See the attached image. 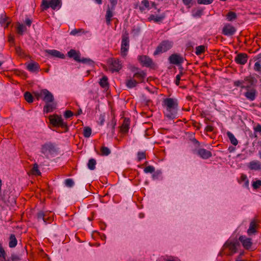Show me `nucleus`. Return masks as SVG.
Returning a JSON list of instances; mask_svg holds the SVG:
<instances>
[{
	"instance_id": "33",
	"label": "nucleus",
	"mask_w": 261,
	"mask_h": 261,
	"mask_svg": "<svg viewBox=\"0 0 261 261\" xmlns=\"http://www.w3.org/2000/svg\"><path fill=\"white\" fill-rule=\"evenodd\" d=\"M100 86L103 88H107L108 87V78L106 76H103L100 79L99 82Z\"/></svg>"
},
{
	"instance_id": "46",
	"label": "nucleus",
	"mask_w": 261,
	"mask_h": 261,
	"mask_svg": "<svg viewBox=\"0 0 261 261\" xmlns=\"http://www.w3.org/2000/svg\"><path fill=\"white\" fill-rule=\"evenodd\" d=\"M155 171V168L152 166H148L146 167H145L144 169V172L145 173H153Z\"/></svg>"
},
{
	"instance_id": "2",
	"label": "nucleus",
	"mask_w": 261,
	"mask_h": 261,
	"mask_svg": "<svg viewBox=\"0 0 261 261\" xmlns=\"http://www.w3.org/2000/svg\"><path fill=\"white\" fill-rule=\"evenodd\" d=\"M40 96H42L43 100L46 102L44 107L43 111L47 113L52 112L56 108V103L54 102V96L47 89L42 90L40 92Z\"/></svg>"
},
{
	"instance_id": "50",
	"label": "nucleus",
	"mask_w": 261,
	"mask_h": 261,
	"mask_svg": "<svg viewBox=\"0 0 261 261\" xmlns=\"http://www.w3.org/2000/svg\"><path fill=\"white\" fill-rule=\"evenodd\" d=\"M74 181L73 180L71 179V178H68V179H66L65 180V184L66 185V186H67V187H72L74 185Z\"/></svg>"
},
{
	"instance_id": "53",
	"label": "nucleus",
	"mask_w": 261,
	"mask_h": 261,
	"mask_svg": "<svg viewBox=\"0 0 261 261\" xmlns=\"http://www.w3.org/2000/svg\"><path fill=\"white\" fill-rule=\"evenodd\" d=\"M213 0H197L199 4L209 5L213 3Z\"/></svg>"
},
{
	"instance_id": "49",
	"label": "nucleus",
	"mask_w": 261,
	"mask_h": 261,
	"mask_svg": "<svg viewBox=\"0 0 261 261\" xmlns=\"http://www.w3.org/2000/svg\"><path fill=\"white\" fill-rule=\"evenodd\" d=\"M81 33H84V31L83 29H74L70 32V34L73 36H75L79 35V34Z\"/></svg>"
},
{
	"instance_id": "27",
	"label": "nucleus",
	"mask_w": 261,
	"mask_h": 261,
	"mask_svg": "<svg viewBox=\"0 0 261 261\" xmlns=\"http://www.w3.org/2000/svg\"><path fill=\"white\" fill-rule=\"evenodd\" d=\"M129 126V121L128 119L125 118L123 123L121 126V131L123 133H126L128 132Z\"/></svg>"
},
{
	"instance_id": "25",
	"label": "nucleus",
	"mask_w": 261,
	"mask_h": 261,
	"mask_svg": "<svg viewBox=\"0 0 261 261\" xmlns=\"http://www.w3.org/2000/svg\"><path fill=\"white\" fill-rule=\"evenodd\" d=\"M146 73L142 70H139L134 75V77L138 79L140 82H143L146 77Z\"/></svg>"
},
{
	"instance_id": "4",
	"label": "nucleus",
	"mask_w": 261,
	"mask_h": 261,
	"mask_svg": "<svg viewBox=\"0 0 261 261\" xmlns=\"http://www.w3.org/2000/svg\"><path fill=\"white\" fill-rule=\"evenodd\" d=\"M129 48V39L128 34L125 32L122 36L120 54L121 56L125 57Z\"/></svg>"
},
{
	"instance_id": "10",
	"label": "nucleus",
	"mask_w": 261,
	"mask_h": 261,
	"mask_svg": "<svg viewBox=\"0 0 261 261\" xmlns=\"http://www.w3.org/2000/svg\"><path fill=\"white\" fill-rule=\"evenodd\" d=\"M2 181L0 179V200L8 205V198H9L10 191L8 189H5L3 191H2Z\"/></svg>"
},
{
	"instance_id": "3",
	"label": "nucleus",
	"mask_w": 261,
	"mask_h": 261,
	"mask_svg": "<svg viewBox=\"0 0 261 261\" xmlns=\"http://www.w3.org/2000/svg\"><path fill=\"white\" fill-rule=\"evenodd\" d=\"M256 80L251 76H246L243 80L236 81L233 83V85L236 87H240L241 89H245L247 90L252 88H254L255 85Z\"/></svg>"
},
{
	"instance_id": "62",
	"label": "nucleus",
	"mask_w": 261,
	"mask_h": 261,
	"mask_svg": "<svg viewBox=\"0 0 261 261\" xmlns=\"http://www.w3.org/2000/svg\"><path fill=\"white\" fill-rule=\"evenodd\" d=\"M116 124V122L115 119L112 120L111 125L112 126V131L114 130Z\"/></svg>"
},
{
	"instance_id": "16",
	"label": "nucleus",
	"mask_w": 261,
	"mask_h": 261,
	"mask_svg": "<svg viewBox=\"0 0 261 261\" xmlns=\"http://www.w3.org/2000/svg\"><path fill=\"white\" fill-rule=\"evenodd\" d=\"M139 60L143 65L146 67H149L152 64V60L146 56L139 57Z\"/></svg>"
},
{
	"instance_id": "51",
	"label": "nucleus",
	"mask_w": 261,
	"mask_h": 261,
	"mask_svg": "<svg viewBox=\"0 0 261 261\" xmlns=\"http://www.w3.org/2000/svg\"><path fill=\"white\" fill-rule=\"evenodd\" d=\"M163 16H154V15H151L150 16V18L151 20H154L155 22H159L161 20H162L164 18Z\"/></svg>"
},
{
	"instance_id": "28",
	"label": "nucleus",
	"mask_w": 261,
	"mask_h": 261,
	"mask_svg": "<svg viewBox=\"0 0 261 261\" xmlns=\"http://www.w3.org/2000/svg\"><path fill=\"white\" fill-rule=\"evenodd\" d=\"M38 64L33 62L29 63L27 66V69L31 72H35L39 70Z\"/></svg>"
},
{
	"instance_id": "45",
	"label": "nucleus",
	"mask_w": 261,
	"mask_h": 261,
	"mask_svg": "<svg viewBox=\"0 0 261 261\" xmlns=\"http://www.w3.org/2000/svg\"><path fill=\"white\" fill-rule=\"evenodd\" d=\"M91 132H92V130L90 127H85L84 129V137L86 138H89L91 136Z\"/></svg>"
},
{
	"instance_id": "11",
	"label": "nucleus",
	"mask_w": 261,
	"mask_h": 261,
	"mask_svg": "<svg viewBox=\"0 0 261 261\" xmlns=\"http://www.w3.org/2000/svg\"><path fill=\"white\" fill-rule=\"evenodd\" d=\"M245 97L250 101H253L255 99L257 95V91L254 87L246 90L244 93Z\"/></svg>"
},
{
	"instance_id": "20",
	"label": "nucleus",
	"mask_w": 261,
	"mask_h": 261,
	"mask_svg": "<svg viewBox=\"0 0 261 261\" xmlns=\"http://www.w3.org/2000/svg\"><path fill=\"white\" fill-rule=\"evenodd\" d=\"M9 19V17H8L5 14H2L0 16V23L1 25L4 27L5 28H8L10 23V21Z\"/></svg>"
},
{
	"instance_id": "21",
	"label": "nucleus",
	"mask_w": 261,
	"mask_h": 261,
	"mask_svg": "<svg viewBox=\"0 0 261 261\" xmlns=\"http://www.w3.org/2000/svg\"><path fill=\"white\" fill-rule=\"evenodd\" d=\"M248 167L251 170H259L261 169V163L257 160L252 161L249 163Z\"/></svg>"
},
{
	"instance_id": "36",
	"label": "nucleus",
	"mask_w": 261,
	"mask_h": 261,
	"mask_svg": "<svg viewBox=\"0 0 261 261\" xmlns=\"http://www.w3.org/2000/svg\"><path fill=\"white\" fill-rule=\"evenodd\" d=\"M226 19L229 21H232L236 19L237 15L236 13L229 11L226 16Z\"/></svg>"
},
{
	"instance_id": "14",
	"label": "nucleus",
	"mask_w": 261,
	"mask_h": 261,
	"mask_svg": "<svg viewBox=\"0 0 261 261\" xmlns=\"http://www.w3.org/2000/svg\"><path fill=\"white\" fill-rule=\"evenodd\" d=\"M248 56L246 54L240 53L234 58L235 62L239 64L244 65L247 61Z\"/></svg>"
},
{
	"instance_id": "35",
	"label": "nucleus",
	"mask_w": 261,
	"mask_h": 261,
	"mask_svg": "<svg viewBox=\"0 0 261 261\" xmlns=\"http://www.w3.org/2000/svg\"><path fill=\"white\" fill-rule=\"evenodd\" d=\"M96 164V161L94 159H90L88 163V167L91 170H93L95 169V165Z\"/></svg>"
},
{
	"instance_id": "6",
	"label": "nucleus",
	"mask_w": 261,
	"mask_h": 261,
	"mask_svg": "<svg viewBox=\"0 0 261 261\" xmlns=\"http://www.w3.org/2000/svg\"><path fill=\"white\" fill-rule=\"evenodd\" d=\"M56 151L55 145L50 143H46L42 146L41 152L43 153L45 158H48L49 155L54 154Z\"/></svg>"
},
{
	"instance_id": "47",
	"label": "nucleus",
	"mask_w": 261,
	"mask_h": 261,
	"mask_svg": "<svg viewBox=\"0 0 261 261\" xmlns=\"http://www.w3.org/2000/svg\"><path fill=\"white\" fill-rule=\"evenodd\" d=\"M179 69H180V73H179V74H177L176 75V76L175 84L177 85H179V81L180 80L181 76L183 74V72H182V69H183V68L181 66V67H179Z\"/></svg>"
},
{
	"instance_id": "17",
	"label": "nucleus",
	"mask_w": 261,
	"mask_h": 261,
	"mask_svg": "<svg viewBox=\"0 0 261 261\" xmlns=\"http://www.w3.org/2000/svg\"><path fill=\"white\" fill-rule=\"evenodd\" d=\"M45 52L53 57L61 59H64L65 58V56L63 54H62L61 52L56 49H47L45 50Z\"/></svg>"
},
{
	"instance_id": "60",
	"label": "nucleus",
	"mask_w": 261,
	"mask_h": 261,
	"mask_svg": "<svg viewBox=\"0 0 261 261\" xmlns=\"http://www.w3.org/2000/svg\"><path fill=\"white\" fill-rule=\"evenodd\" d=\"M32 20L29 19V18H26L25 20V23L28 27H30L31 26V25L32 24Z\"/></svg>"
},
{
	"instance_id": "23",
	"label": "nucleus",
	"mask_w": 261,
	"mask_h": 261,
	"mask_svg": "<svg viewBox=\"0 0 261 261\" xmlns=\"http://www.w3.org/2000/svg\"><path fill=\"white\" fill-rule=\"evenodd\" d=\"M68 56L70 58H72L73 59L78 61H80V54L79 52H77L76 50L74 49H71L68 52Z\"/></svg>"
},
{
	"instance_id": "1",
	"label": "nucleus",
	"mask_w": 261,
	"mask_h": 261,
	"mask_svg": "<svg viewBox=\"0 0 261 261\" xmlns=\"http://www.w3.org/2000/svg\"><path fill=\"white\" fill-rule=\"evenodd\" d=\"M163 106L165 108L164 114L170 119H174L177 114L178 102L176 99L166 98L163 101Z\"/></svg>"
},
{
	"instance_id": "63",
	"label": "nucleus",
	"mask_w": 261,
	"mask_h": 261,
	"mask_svg": "<svg viewBox=\"0 0 261 261\" xmlns=\"http://www.w3.org/2000/svg\"><path fill=\"white\" fill-rule=\"evenodd\" d=\"M205 130L207 132H212L213 130V127L211 125H207L205 127Z\"/></svg>"
},
{
	"instance_id": "48",
	"label": "nucleus",
	"mask_w": 261,
	"mask_h": 261,
	"mask_svg": "<svg viewBox=\"0 0 261 261\" xmlns=\"http://www.w3.org/2000/svg\"><path fill=\"white\" fill-rule=\"evenodd\" d=\"M146 155L144 151H139L137 153V158L138 161H140L143 159H145Z\"/></svg>"
},
{
	"instance_id": "39",
	"label": "nucleus",
	"mask_w": 261,
	"mask_h": 261,
	"mask_svg": "<svg viewBox=\"0 0 261 261\" xmlns=\"http://www.w3.org/2000/svg\"><path fill=\"white\" fill-rule=\"evenodd\" d=\"M255 224L254 222H251L250 224L249 229H248V233L251 234L255 233Z\"/></svg>"
},
{
	"instance_id": "52",
	"label": "nucleus",
	"mask_w": 261,
	"mask_h": 261,
	"mask_svg": "<svg viewBox=\"0 0 261 261\" xmlns=\"http://www.w3.org/2000/svg\"><path fill=\"white\" fill-rule=\"evenodd\" d=\"M162 171L161 170H156L152 175L153 179H158L159 176L162 174Z\"/></svg>"
},
{
	"instance_id": "9",
	"label": "nucleus",
	"mask_w": 261,
	"mask_h": 261,
	"mask_svg": "<svg viewBox=\"0 0 261 261\" xmlns=\"http://www.w3.org/2000/svg\"><path fill=\"white\" fill-rule=\"evenodd\" d=\"M110 69L112 72L119 71L122 68V63L118 59H111L109 60Z\"/></svg>"
},
{
	"instance_id": "7",
	"label": "nucleus",
	"mask_w": 261,
	"mask_h": 261,
	"mask_svg": "<svg viewBox=\"0 0 261 261\" xmlns=\"http://www.w3.org/2000/svg\"><path fill=\"white\" fill-rule=\"evenodd\" d=\"M42 5L44 10L49 7L55 10L61 7V0H50L49 2L47 0H43Z\"/></svg>"
},
{
	"instance_id": "26",
	"label": "nucleus",
	"mask_w": 261,
	"mask_h": 261,
	"mask_svg": "<svg viewBox=\"0 0 261 261\" xmlns=\"http://www.w3.org/2000/svg\"><path fill=\"white\" fill-rule=\"evenodd\" d=\"M17 244V240L14 234H11L9 237V246L10 248H14Z\"/></svg>"
},
{
	"instance_id": "15",
	"label": "nucleus",
	"mask_w": 261,
	"mask_h": 261,
	"mask_svg": "<svg viewBox=\"0 0 261 261\" xmlns=\"http://www.w3.org/2000/svg\"><path fill=\"white\" fill-rule=\"evenodd\" d=\"M239 240L242 243V245L244 246V247L246 249H249L251 247L252 245L251 239L247 238L245 236H242L239 238Z\"/></svg>"
},
{
	"instance_id": "18",
	"label": "nucleus",
	"mask_w": 261,
	"mask_h": 261,
	"mask_svg": "<svg viewBox=\"0 0 261 261\" xmlns=\"http://www.w3.org/2000/svg\"><path fill=\"white\" fill-rule=\"evenodd\" d=\"M198 154L203 159H207L211 157L212 153L205 149L201 148L198 150Z\"/></svg>"
},
{
	"instance_id": "61",
	"label": "nucleus",
	"mask_w": 261,
	"mask_h": 261,
	"mask_svg": "<svg viewBox=\"0 0 261 261\" xmlns=\"http://www.w3.org/2000/svg\"><path fill=\"white\" fill-rule=\"evenodd\" d=\"M182 2L186 6L190 7L192 0H182Z\"/></svg>"
},
{
	"instance_id": "64",
	"label": "nucleus",
	"mask_w": 261,
	"mask_h": 261,
	"mask_svg": "<svg viewBox=\"0 0 261 261\" xmlns=\"http://www.w3.org/2000/svg\"><path fill=\"white\" fill-rule=\"evenodd\" d=\"M255 131L257 132H260L261 133V125H257L255 128Z\"/></svg>"
},
{
	"instance_id": "34",
	"label": "nucleus",
	"mask_w": 261,
	"mask_h": 261,
	"mask_svg": "<svg viewBox=\"0 0 261 261\" xmlns=\"http://www.w3.org/2000/svg\"><path fill=\"white\" fill-rule=\"evenodd\" d=\"M27 30L26 27L22 24L18 23L17 25V31L18 34L22 35L23 33Z\"/></svg>"
},
{
	"instance_id": "57",
	"label": "nucleus",
	"mask_w": 261,
	"mask_h": 261,
	"mask_svg": "<svg viewBox=\"0 0 261 261\" xmlns=\"http://www.w3.org/2000/svg\"><path fill=\"white\" fill-rule=\"evenodd\" d=\"M73 116V113L70 111H66L65 112L64 116L66 118H69Z\"/></svg>"
},
{
	"instance_id": "22",
	"label": "nucleus",
	"mask_w": 261,
	"mask_h": 261,
	"mask_svg": "<svg viewBox=\"0 0 261 261\" xmlns=\"http://www.w3.org/2000/svg\"><path fill=\"white\" fill-rule=\"evenodd\" d=\"M115 9H113L112 7L110 8L109 7L107 10L106 15V19L107 24L109 25L111 21V18L113 16V11Z\"/></svg>"
},
{
	"instance_id": "58",
	"label": "nucleus",
	"mask_w": 261,
	"mask_h": 261,
	"mask_svg": "<svg viewBox=\"0 0 261 261\" xmlns=\"http://www.w3.org/2000/svg\"><path fill=\"white\" fill-rule=\"evenodd\" d=\"M247 176L245 174H242L241 176V182L242 183L248 180Z\"/></svg>"
},
{
	"instance_id": "29",
	"label": "nucleus",
	"mask_w": 261,
	"mask_h": 261,
	"mask_svg": "<svg viewBox=\"0 0 261 261\" xmlns=\"http://www.w3.org/2000/svg\"><path fill=\"white\" fill-rule=\"evenodd\" d=\"M203 9L201 8H198L192 11V15L195 18H200L203 15Z\"/></svg>"
},
{
	"instance_id": "54",
	"label": "nucleus",
	"mask_w": 261,
	"mask_h": 261,
	"mask_svg": "<svg viewBox=\"0 0 261 261\" xmlns=\"http://www.w3.org/2000/svg\"><path fill=\"white\" fill-rule=\"evenodd\" d=\"M252 186L255 189L259 188L261 186V180H257L254 181L252 184Z\"/></svg>"
},
{
	"instance_id": "55",
	"label": "nucleus",
	"mask_w": 261,
	"mask_h": 261,
	"mask_svg": "<svg viewBox=\"0 0 261 261\" xmlns=\"http://www.w3.org/2000/svg\"><path fill=\"white\" fill-rule=\"evenodd\" d=\"M11 261H19L20 258L19 256L16 254H12L10 257Z\"/></svg>"
},
{
	"instance_id": "44",
	"label": "nucleus",
	"mask_w": 261,
	"mask_h": 261,
	"mask_svg": "<svg viewBox=\"0 0 261 261\" xmlns=\"http://www.w3.org/2000/svg\"><path fill=\"white\" fill-rule=\"evenodd\" d=\"M32 173L34 175H39L41 174V172L38 169V166L37 164L35 163L34 165L33 168L32 170Z\"/></svg>"
},
{
	"instance_id": "30",
	"label": "nucleus",
	"mask_w": 261,
	"mask_h": 261,
	"mask_svg": "<svg viewBox=\"0 0 261 261\" xmlns=\"http://www.w3.org/2000/svg\"><path fill=\"white\" fill-rule=\"evenodd\" d=\"M150 3L148 0H143L141 2V6H140V9L141 11L145 10V9H150Z\"/></svg>"
},
{
	"instance_id": "31",
	"label": "nucleus",
	"mask_w": 261,
	"mask_h": 261,
	"mask_svg": "<svg viewBox=\"0 0 261 261\" xmlns=\"http://www.w3.org/2000/svg\"><path fill=\"white\" fill-rule=\"evenodd\" d=\"M206 48V47L203 45L196 46L195 53L196 55L199 56L205 52Z\"/></svg>"
},
{
	"instance_id": "59",
	"label": "nucleus",
	"mask_w": 261,
	"mask_h": 261,
	"mask_svg": "<svg viewBox=\"0 0 261 261\" xmlns=\"http://www.w3.org/2000/svg\"><path fill=\"white\" fill-rule=\"evenodd\" d=\"M110 3L112 5L113 9H115V7L117 3V0H110Z\"/></svg>"
},
{
	"instance_id": "24",
	"label": "nucleus",
	"mask_w": 261,
	"mask_h": 261,
	"mask_svg": "<svg viewBox=\"0 0 261 261\" xmlns=\"http://www.w3.org/2000/svg\"><path fill=\"white\" fill-rule=\"evenodd\" d=\"M48 213L44 212L43 211L39 212L37 214V218L38 220H43L44 224H46L48 222L47 221V218H48V217L47 216V214Z\"/></svg>"
},
{
	"instance_id": "5",
	"label": "nucleus",
	"mask_w": 261,
	"mask_h": 261,
	"mask_svg": "<svg viewBox=\"0 0 261 261\" xmlns=\"http://www.w3.org/2000/svg\"><path fill=\"white\" fill-rule=\"evenodd\" d=\"M173 46V42L169 40L162 41L157 47L153 55H157L169 50Z\"/></svg>"
},
{
	"instance_id": "56",
	"label": "nucleus",
	"mask_w": 261,
	"mask_h": 261,
	"mask_svg": "<svg viewBox=\"0 0 261 261\" xmlns=\"http://www.w3.org/2000/svg\"><path fill=\"white\" fill-rule=\"evenodd\" d=\"M105 121V116L101 114L99 117L98 123L100 125H102Z\"/></svg>"
},
{
	"instance_id": "43",
	"label": "nucleus",
	"mask_w": 261,
	"mask_h": 261,
	"mask_svg": "<svg viewBox=\"0 0 261 261\" xmlns=\"http://www.w3.org/2000/svg\"><path fill=\"white\" fill-rule=\"evenodd\" d=\"M101 153L102 155H108L110 154L111 151L107 147L103 146L101 148Z\"/></svg>"
},
{
	"instance_id": "41",
	"label": "nucleus",
	"mask_w": 261,
	"mask_h": 261,
	"mask_svg": "<svg viewBox=\"0 0 261 261\" xmlns=\"http://www.w3.org/2000/svg\"><path fill=\"white\" fill-rule=\"evenodd\" d=\"M78 62H81L84 64H87L90 65H92L93 64V62L91 60L88 58H80V61H77Z\"/></svg>"
},
{
	"instance_id": "12",
	"label": "nucleus",
	"mask_w": 261,
	"mask_h": 261,
	"mask_svg": "<svg viewBox=\"0 0 261 261\" xmlns=\"http://www.w3.org/2000/svg\"><path fill=\"white\" fill-rule=\"evenodd\" d=\"M236 32V28L229 23L226 24L222 30L223 34L227 36L233 35Z\"/></svg>"
},
{
	"instance_id": "42",
	"label": "nucleus",
	"mask_w": 261,
	"mask_h": 261,
	"mask_svg": "<svg viewBox=\"0 0 261 261\" xmlns=\"http://www.w3.org/2000/svg\"><path fill=\"white\" fill-rule=\"evenodd\" d=\"M24 96L25 98V99L29 103H31L33 101V97L32 94L29 92H26L24 94Z\"/></svg>"
},
{
	"instance_id": "13",
	"label": "nucleus",
	"mask_w": 261,
	"mask_h": 261,
	"mask_svg": "<svg viewBox=\"0 0 261 261\" xmlns=\"http://www.w3.org/2000/svg\"><path fill=\"white\" fill-rule=\"evenodd\" d=\"M171 64L179 65L184 62V58L177 54H172L169 58Z\"/></svg>"
},
{
	"instance_id": "38",
	"label": "nucleus",
	"mask_w": 261,
	"mask_h": 261,
	"mask_svg": "<svg viewBox=\"0 0 261 261\" xmlns=\"http://www.w3.org/2000/svg\"><path fill=\"white\" fill-rule=\"evenodd\" d=\"M6 257V252L2 245L0 244V261H5Z\"/></svg>"
},
{
	"instance_id": "37",
	"label": "nucleus",
	"mask_w": 261,
	"mask_h": 261,
	"mask_svg": "<svg viewBox=\"0 0 261 261\" xmlns=\"http://www.w3.org/2000/svg\"><path fill=\"white\" fill-rule=\"evenodd\" d=\"M137 82L135 80L130 79L126 81V86L129 88H132L136 87L137 85Z\"/></svg>"
},
{
	"instance_id": "19",
	"label": "nucleus",
	"mask_w": 261,
	"mask_h": 261,
	"mask_svg": "<svg viewBox=\"0 0 261 261\" xmlns=\"http://www.w3.org/2000/svg\"><path fill=\"white\" fill-rule=\"evenodd\" d=\"M224 246L225 248H227L229 249L230 251L229 255H231L237 251V244L235 243H229L227 242L224 244Z\"/></svg>"
},
{
	"instance_id": "32",
	"label": "nucleus",
	"mask_w": 261,
	"mask_h": 261,
	"mask_svg": "<svg viewBox=\"0 0 261 261\" xmlns=\"http://www.w3.org/2000/svg\"><path fill=\"white\" fill-rule=\"evenodd\" d=\"M227 135L232 144H233L234 146H236L238 143V141L237 139L230 132H228L227 133Z\"/></svg>"
},
{
	"instance_id": "40",
	"label": "nucleus",
	"mask_w": 261,
	"mask_h": 261,
	"mask_svg": "<svg viewBox=\"0 0 261 261\" xmlns=\"http://www.w3.org/2000/svg\"><path fill=\"white\" fill-rule=\"evenodd\" d=\"M253 69L254 71L261 74V62L260 61H257L255 63Z\"/></svg>"
},
{
	"instance_id": "8",
	"label": "nucleus",
	"mask_w": 261,
	"mask_h": 261,
	"mask_svg": "<svg viewBox=\"0 0 261 261\" xmlns=\"http://www.w3.org/2000/svg\"><path fill=\"white\" fill-rule=\"evenodd\" d=\"M50 123L54 126L66 127L67 124L64 122L61 116L57 115L51 116L49 117Z\"/></svg>"
}]
</instances>
